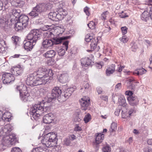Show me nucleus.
Segmentation results:
<instances>
[{"mask_svg":"<svg viewBox=\"0 0 152 152\" xmlns=\"http://www.w3.org/2000/svg\"><path fill=\"white\" fill-rule=\"evenodd\" d=\"M82 130L80 127L78 125H76L75 127V128L74 130L75 131H80Z\"/></svg>","mask_w":152,"mask_h":152,"instance_id":"61","label":"nucleus"},{"mask_svg":"<svg viewBox=\"0 0 152 152\" xmlns=\"http://www.w3.org/2000/svg\"><path fill=\"white\" fill-rule=\"evenodd\" d=\"M93 39H95L93 38V37L90 35V34H87L86 36L85 40L86 42H89L91 41L92 42Z\"/></svg>","mask_w":152,"mask_h":152,"instance_id":"42","label":"nucleus"},{"mask_svg":"<svg viewBox=\"0 0 152 152\" xmlns=\"http://www.w3.org/2000/svg\"><path fill=\"white\" fill-rule=\"evenodd\" d=\"M69 79V76L67 73L61 74L59 77V80L60 82L62 83H65L67 82Z\"/></svg>","mask_w":152,"mask_h":152,"instance_id":"25","label":"nucleus"},{"mask_svg":"<svg viewBox=\"0 0 152 152\" xmlns=\"http://www.w3.org/2000/svg\"><path fill=\"white\" fill-rule=\"evenodd\" d=\"M64 144L66 146L69 145L71 143V141L70 138H66L64 141Z\"/></svg>","mask_w":152,"mask_h":152,"instance_id":"51","label":"nucleus"},{"mask_svg":"<svg viewBox=\"0 0 152 152\" xmlns=\"http://www.w3.org/2000/svg\"><path fill=\"white\" fill-rule=\"evenodd\" d=\"M49 73V70L48 71L45 67H40L39 68L36 73H35L36 76L37 77L38 76H42L44 75Z\"/></svg>","mask_w":152,"mask_h":152,"instance_id":"21","label":"nucleus"},{"mask_svg":"<svg viewBox=\"0 0 152 152\" xmlns=\"http://www.w3.org/2000/svg\"><path fill=\"white\" fill-rule=\"evenodd\" d=\"M57 12L58 13V16H57L58 19H59V20L63 19L67 14L66 10L62 8H59Z\"/></svg>","mask_w":152,"mask_h":152,"instance_id":"17","label":"nucleus"},{"mask_svg":"<svg viewBox=\"0 0 152 152\" xmlns=\"http://www.w3.org/2000/svg\"><path fill=\"white\" fill-rule=\"evenodd\" d=\"M4 1L5 3V6H4L5 9L9 13L6 15L8 16L10 20L11 21L13 19H15L14 17L18 18L21 15L20 10L19 9H12L11 7L9 6L8 0H4Z\"/></svg>","mask_w":152,"mask_h":152,"instance_id":"3","label":"nucleus"},{"mask_svg":"<svg viewBox=\"0 0 152 152\" xmlns=\"http://www.w3.org/2000/svg\"><path fill=\"white\" fill-rule=\"evenodd\" d=\"M96 40H97V39ZM91 42L90 44L91 50H87V51L88 52L90 51H92L96 48L97 45V40H96L95 39H93Z\"/></svg>","mask_w":152,"mask_h":152,"instance_id":"37","label":"nucleus"},{"mask_svg":"<svg viewBox=\"0 0 152 152\" xmlns=\"http://www.w3.org/2000/svg\"><path fill=\"white\" fill-rule=\"evenodd\" d=\"M127 99L129 104L132 106H136L138 104L139 100L135 96L128 97Z\"/></svg>","mask_w":152,"mask_h":152,"instance_id":"19","label":"nucleus"},{"mask_svg":"<svg viewBox=\"0 0 152 152\" xmlns=\"http://www.w3.org/2000/svg\"><path fill=\"white\" fill-rule=\"evenodd\" d=\"M52 150H51V152H60V147L56 145L55 146H53Z\"/></svg>","mask_w":152,"mask_h":152,"instance_id":"44","label":"nucleus"},{"mask_svg":"<svg viewBox=\"0 0 152 152\" xmlns=\"http://www.w3.org/2000/svg\"><path fill=\"white\" fill-rule=\"evenodd\" d=\"M103 152H111V148L108 145L104 147L102 149Z\"/></svg>","mask_w":152,"mask_h":152,"instance_id":"45","label":"nucleus"},{"mask_svg":"<svg viewBox=\"0 0 152 152\" xmlns=\"http://www.w3.org/2000/svg\"><path fill=\"white\" fill-rule=\"evenodd\" d=\"M118 102L119 104L123 106L124 107H125L126 105V102L125 98L123 96H120L119 98Z\"/></svg>","mask_w":152,"mask_h":152,"instance_id":"36","label":"nucleus"},{"mask_svg":"<svg viewBox=\"0 0 152 152\" xmlns=\"http://www.w3.org/2000/svg\"><path fill=\"white\" fill-rule=\"evenodd\" d=\"M104 135L101 133L98 134L96 138V142L94 144H99L104 139Z\"/></svg>","mask_w":152,"mask_h":152,"instance_id":"31","label":"nucleus"},{"mask_svg":"<svg viewBox=\"0 0 152 152\" xmlns=\"http://www.w3.org/2000/svg\"><path fill=\"white\" fill-rule=\"evenodd\" d=\"M74 91L73 88H70L66 89L64 95H61V96H64L65 98L67 99L70 96L72 93Z\"/></svg>","mask_w":152,"mask_h":152,"instance_id":"29","label":"nucleus"},{"mask_svg":"<svg viewBox=\"0 0 152 152\" xmlns=\"http://www.w3.org/2000/svg\"><path fill=\"white\" fill-rule=\"evenodd\" d=\"M15 80L14 75L10 73H5L2 75V80L4 84H8Z\"/></svg>","mask_w":152,"mask_h":152,"instance_id":"13","label":"nucleus"},{"mask_svg":"<svg viewBox=\"0 0 152 152\" xmlns=\"http://www.w3.org/2000/svg\"><path fill=\"white\" fill-rule=\"evenodd\" d=\"M115 65L112 64L108 67L106 72L107 76H110L114 72L115 70Z\"/></svg>","mask_w":152,"mask_h":152,"instance_id":"30","label":"nucleus"},{"mask_svg":"<svg viewBox=\"0 0 152 152\" xmlns=\"http://www.w3.org/2000/svg\"><path fill=\"white\" fill-rule=\"evenodd\" d=\"M13 44L16 45L17 44L18 39L16 36H13L12 38Z\"/></svg>","mask_w":152,"mask_h":152,"instance_id":"52","label":"nucleus"},{"mask_svg":"<svg viewBox=\"0 0 152 152\" xmlns=\"http://www.w3.org/2000/svg\"><path fill=\"white\" fill-rule=\"evenodd\" d=\"M4 124V122L3 121L0 122V136H4L12 130V127L10 124L6 125L3 128V126Z\"/></svg>","mask_w":152,"mask_h":152,"instance_id":"10","label":"nucleus"},{"mask_svg":"<svg viewBox=\"0 0 152 152\" xmlns=\"http://www.w3.org/2000/svg\"><path fill=\"white\" fill-rule=\"evenodd\" d=\"M148 8L150 9L149 11V16L150 17V18L152 19V6H151L150 7L149 6Z\"/></svg>","mask_w":152,"mask_h":152,"instance_id":"60","label":"nucleus"},{"mask_svg":"<svg viewBox=\"0 0 152 152\" xmlns=\"http://www.w3.org/2000/svg\"><path fill=\"white\" fill-rule=\"evenodd\" d=\"M126 95L128 96V97H130L132 96H135L134 95H133L132 92L131 91H126Z\"/></svg>","mask_w":152,"mask_h":152,"instance_id":"62","label":"nucleus"},{"mask_svg":"<svg viewBox=\"0 0 152 152\" xmlns=\"http://www.w3.org/2000/svg\"><path fill=\"white\" fill-rule=\"evenodd\" d=\"M144 152H152V149L149 148L145 147L144 149Z\"/></svg>","mask_w":152,"mask_h":152,"instance_id":"63","label":"nucleus"},{"mask_svg":"<svg viewBox=\"0 0 152 152\" xmlns=\"http://www.w3.org/2000/svg\"><path fill=\"white\" fill-rule=\"evenodd\" d=\"M121 41L124 43L126 42L128 40V38L126 36H124L120 38Z\"/></svg>","mask_w":152,"mask_h":152,"instance_id":"49","label":"nucleus"},{"mask_svg":"<svg viewBox=\"0 0 152 152\" xmlns=\"http://www.w3.org/2000/svg\"><path fill=\"white\" fill-rule=\"evenodd\" d=\"M26 86L23 84H21L20 85L17 86L16 88V91L19 92L21 100L24 102L30 101L31 99V96L29 93L26 90Z\"/></svg>","mask_w":152,"mask_h":152,"instance_id":"4","label":"nucleus"},{"mask_svg":"<svg viewBox=\"0 0 152 152\" xmlns=\"http://www.w3.org/2000/svg\"><path fill=\"white\" fill-rule=\"evenodd\" d=\"M80 62L83 67H87L91 64V60L88 58H85L81 59Z\"/></svg>","mask_w":152,"mask_h":152,"instance_id":"24","label":"nucleus"},{"mask_svg":"<svg viewBox=\"0 0 152 152\" xmlns=\"http://www.w3.org/2000/svg\"><path fill=\"white\" fill-rule=\"evenodd\" d=\"M121 88V83H118L115 86V90L116 91H119Z\"/></svg>","mask_w":152,"mask_h":152,"instance_id":"54","label":"nucleus"},{"mask_svg":"<svg viewBox=\"0 0 152 152\" xmlns=\"http://www.w3.org/2000/svg\"><path fill=\"white\" fill-rule=\"evenodd\" d=\"M69 38V37H56L51 39L53 42V45L54 44L57 45L64 42L63 41Z\"/></svg>","mask_w":152,"mask_h":152,"instance_id":"20","label":"nucleus"},{"mask_svg":"<svg viewBox=\"0 0 152 152\" xmlns=\"http://www.w3.org/2000/svg\"><path fill=\"white\" fill-rule=\"evenodd\" d=\"M91 119V115L88 113L87 115H86L84 118V121L85 123H87Z\"/></svg>","mask_w":152,"mask_h":152,"instance_id":"46","label":"nucleus"},{"mask_svg":"<svg viewBox=\"0 0 152 152\" xmlns=\"http://www.w3.org/2000/svg\"><path fill=\"white\" fill-rule=\"evenodd\" d=\"M24 47L25 49L27 51H30L32 49L33 46L35 45V44L33 43L31 41L28 40L27 41L26 40L24 41Z\"/></svg>","mask_w":152,"mask_h":152,"instance_id":"22","label":"nucleus"},{"mask_svg":"<svg viewBox=\"0 0 152 152\" xmlns=\"http://www.w3.org/2000/svg\"><path fill=\"white\" fill-rule=\"evenodd\" d=\"M69 42L65 41L63 43V47H56V50L57 51L58 54L60 56H63L65 53V49L67 50L68 48Z\"/></svg>","mask_w":152,"mask_h":152,"instance_id":"14","label":"nucleus"},{"mask_svg":"<svg viewBox=\"0 0 152 152\" xmlns=\"http://www.w3.org/2000/svg\"><path fill=\"white\" fill-rule=\"evenodd\" d=\"M50 110L49 107H44L43 103L40 102L39 104L32 105L30 114L32 117L35 119L42 114L45 113H48Z\"/></svg>","mask_w":152,"mask_h":152,"instance_id":"1","label":"nucleus"},{"mask_svg":"<svg viewBox=\"0 0 152 152\" xmlns=\"http://www.w3.org/2000/svg\"><path fill=\"white\" fill-rule=\"evenodd\" d=\"M45 8L47 10H49L51 9L52 7V4L50 3H48L47 4H45Z\"/></svg>","mask_w":152,"mask_h":152,"instance_id":"55","label":"nucleus"},{"mask_svg":"<svg viewBox=\"0 0 152 152\" xmlns=\"http://www.w3.org/2000/svg\"><path fill=\"white\" fill-rule=\"evenodd\" d=\"M136 112V110L134 109H131L129 111L128 113L129 116L131 115V114Z\"/></svg>","mask_w":152,"mask_h":152,"instance_id":"64","label":"nucleus"},{"mask_svg":"<svg viewBox=\"0 0 152 152\" xmlns=\"http://www.w3.org/2000/svg\"><path fill=\"white\" fill-rule=\"evenodd\" d=\"M58 13L57 12H51L48 15L49 18L53 21H58L59 20L58 19Z\"/></svg>","mask_w":152,"mask_h":152,"instance_id":"28","label":"nucleus"},{"mask_svg":"<svg viewBox=\"0 0 152 152\" xmlns=\"http://www.w3.org/2000/svg\"><path fill=\"white\" fill-rule=\"evenodd\" d=\"M28 17L25 15H20L18 18V20L15 25V29L18 31L25 28L27 26L28 21Z\"/></svg>","mask_w":152,"mask_h":152,"instance_id":"5","label":"nucleus"},{"mask_svg":"<svg viewBox=\"0 0 152 152\" xmlns=\"http://www.w3.org/2000/svg\"><path fill=\"white\" fill-rule=\"evenodd\" d=\"M9 19L8 16L6 15L0 19V26L5 31H8L10 29V26L8 24Z\"/></svg>","mask_w":152,"mask_h":152,"instance_id":"12","label":"nucleus"},{"mask_svg":"<svg viewBox=\"0 0 152 152\" xmlns=\"http://www.w3.org/2000/svg\"><path fill=\"white\" fill-rule=\"evenodd\" d=\"M54 118V115L52 113H48L46 114L44 116L43 121L45 124H49L51 123Z\"/></svg>","mask_w":152,"mask_h":152,"instance_id":"18","label":"nucleus"},{"mask_svg":"<svg viewBox=\"0 0 152 152\" xmlns=\"http://www.w3.org/2000/svg\"><path fill=\"white\" fill-rule=\"evenodd\" d=\"M20 1L19 0H16V1H13L11 3L12 5L15 7L19 6L20 4Z\"/></svg>","mask_w":152,"mask_h":152,"instance_id":"47","label":"nucleus"},{"mask_svg":"<svg viewBox=\"0 0 152 152\" xmlns=\"http://www.w3.org/2000/svg\"><path fill=\"white\" fill-rule=\"evenodd\" d=\"M37 32L38 31L36 30H31L27 36L28 40L35 44L41 37V35Z\"/></svg>","mask_w":152,"mask_h":152,"instance_id":"8","label":"nucleus"},{"mask_svg":"<svg viewBox=\"0 0 152 152\" xmlns=\"http://www.w3.org/2000/svg\"><path fill=\"white\" fill-rule=\"evenodd\" d=\"M9 132L4 136H3L2 140V144L5 146L10 147L12 145L15 144V137L12 135H9Z\"/></svg>","mask_w":152,"mask_h":152,"instance_id":"7","label":"nucleus"},{"mask_svg":"<svg viewBox=\"0 0 152 152\" xmlns=\"http://www.w3.org/2000/svg\"><path fill=\"white\" fill-rule=\"evenodd\" d=\"M1 116L2 121H3L4 122V121H9V120L11 118L10 114V113L7 112L4 113L2 116L1 115Z\"/></svg>","mask_w":152,"mask_h":152,"instance_id":"35","label":"nucleus"},{"mask_svg":"<svg viewBox=\"0 0 152 152\" xmlns=\"http://www.w3.org/2000/svg\"><path fill=\"white\" fill-rule=\"evenodd\" d=\"M89 8L87 7H86L84 10V12L86 13V15L89 16L90 15V13L89 12Z\"/></svg>","mask_w":152,"mask_h":152,"instance_id":"57","label":"nucleus"},{"mask_svg":"<svg viewBox=\"0 0 152 152\" xmlns=\"http://www.w3.org/2000/svg\"><path fill=\"white\" fill-rule=\"evenodd\" d=\"M42 147L41 146L33 149L31 152H42Z\"/></svg>","mask_w":152,"mask_h":152,"instance_id":"48","label":"nucleus"},{"mask_svg":"<svg viewBox=\"0 0 152 152\" xmlns=\"http://www.w3.org/2000/svg\"><path fill=\"white\" fill-rule=\"evenodd\" d=\"M50 26L48 25H45L41 28V29L44 31H48L49 29L50 28Z\"/></svg>","mask_w":152,"mask_h":152,"instance_id":"56","label":"nucleus"},{"mask_svg":"<svg viewBox=\"0 0 152 152\" xmlns=\"http://www.w3.org/2000/svg\"><path fill=\"white\" fill-rule=\"evenodd\" d=\"M122 34L124 35L127 33L128 28L126 26L122 27L121 28Z\"/></svg>","mask_w":152,"mask_h":152,"instance_id":"50","label":"nucleus"},{"mask_svg":"<svg viewBox=\"0 0 152 152\" xmlns=\"http://www.w3.org/2000/svg\"><path fill=\"white\" fill-rule=\"evenodd\" d=\"M53 34L49 31H47L45 32L43 34V37L45 38H47L50 37L53 35Z\"/></svg>","mask_w":152,"mask_h":152,"instance_id":"41","label":"nucleus"},{"mask_svg":"<svg viewBox=\"0 0 152 152\" xmlns=\"http://www.w3.org/2000/svg\"><path fill=\"white\" fill-rule=\"evenodd\" d=\"M39 13L35 7H34L31 11L29 13L30 16L33 17H36L38 15Z\"/></svg>","mask_w":152,"mask_h":152,"instance_id":"38","label":"nucleus"},{"mask_svg":"<svg viewBox=\"0 0 152 152\" xmlns=\"http://www.w3.org/2000/svg\"><path fill=\"white\" fill-rule=\"evenodd\" d=\"M83 87L86 91L88 90L89 88V86L88 83L86 82H85L84 84Z\"/></svg>","mask_w":152,"mask_h":152,"instance_id":"59","label":"nucleus"},{"mask_svg":"<svg viewBox=\"0 0 152 152\" xmlns=\"http://www.w3.org/2000/svg\"><path fill=\"white\" fill-rule=\"evenodd\" d=\"M53 74L52 70H49V73L44 75L42 76H38L37 81L38 85L42 84H45L49 83L51 80V78L53 76Z\"/></svg>","mask_w":152,"mask_h":152,"instance_id":"6","label":"nucleus"},{"mask_svg":"<svg viewBox=\"0 0 152 152\" xmlns=\"http://www.w3.org/2000/svg\"><path fill=\"white\" fill-rule=\"evenodd\" d=\"M35 73L34 74L30 75L28 76L26 80V83L28 85L31 86H34L38 85V83L37 81L38 77L36 75Z\"/></svg>","mask_w":152,"mask_h":152,"instance_id":"11","label":"nucleus"},{"mask_svg":"<svg viewBox=\"0 0 152 152\" xmlns=\"http://www.w3.org/2000/svg\"><path fill=\"white\" fill-rule=\"evenodd\" d=\"M53 46L52 39H44L42 42V46L44 48L47 49Z\"/></svg>","mask_w":152,"mask_h":152,"instance_id":"23","label":"nucleus"},{"mask_svg":"<svg viewBox=\"0 0 152 152\" xmlns=\"http://www.w3.org/2000/svg\"><path fill=\"white\" fill-rule=\"evenodd\" d=\"M119 16L121 18H122L128 17V15H126V13L124 12H122L121 13H120L119 14Z\"/></svg>","mask_w":152,"mask_h":152,"instance_id":"58","label":"nucleus"},{"mask_svg":"<svg viewBox=\"0 0 152 152\" xmlns=\"http://www.w3.org/2000/svg\"><path fill=\"white\" fill-rule=\"evenodd\" d=\"M117 125L115 123H113L111 124L110 127V133L115 132L117 129Z\"/></svg>","mask_w":152,"mask_h":152,"instance_id":"39","label":"nucleus"},{"mask_svg":"<svg viewBox=\"0 0 152 152\" xmlns=\"http://www.w3.org/2000/svg\"><path fill=\"white\" fill-rule=\"evenodd\" d=\"M56 55V52L53 50H48L43 54V56L46 58H51Z\"/></svg>","mask_w":152,"mask_h":152,"instance_id":"27","label":"nucleus"},{"mask_svg":"<svg viewBox=\"0 0 152 152\" xmlns=\"http://www.w3.org/2000/svg\"><path fill=\"white\" fill-rule=\"evenodd\" d=\"M87 25L90 29H93L95 28L96 23L95 22L93 21H90V23Z\"/></svg>","mask_w":152,"mask_h":152,"instance_id":"43","label":"nucleus"},{"mask_svg":"<svg viewBox=\"0 0 152 152\" xmlns=\"http://www.w3.org/2000/svg\"><path fill=\"white\" fill-rule=\"evenodd\" d=\"M11 72L13 75L18 76L21 75L23 73V69L20 66H14L11 69Z\"/></svg>","mask_w":152,"mask_h":152,"instance_id":"16","label":"nucleus"},{"mask_svg":"<svg viewBox=\"0 0 152 152\" xmlns=\"http://www.w3.org/2000/svg\"><path fill=\"white\" fill-rule=\"evenodd\" d=\"M127 86L129 89H133L135 86V82L134 81L131 79L128 80Z\"/></svg>","mask_w":152,"mask_h":152,"instance_id":"33","label":"nucleus"},{"mask_svg":"<svg viewBox=\"0 0 152 152\" xmlns=\"http://www.w3.org/2000/svg\"><path fill=\"white\" fill-rule=\"evenodd\" d=\"M147 72L146 70L142 68L140 69H137L134 72V74H136L137 75H142L145 74Z\"/></svg>","mask_w":152,"mask_h":152,"instance_id":"32","label":"nucleus"},{"mask_svg":"<svg viewBox=\"0 0 152 152\" xmlns=\"http://www.w3.org/2000/svg\"><path fill=\"white\" fill-rule=\"evenodd\" d=\"M90 99L88 96L83 97L80 100V104L82 110H85L89 104Z\"/></svg>","mask_w":152,"mask_h":152,"instance_id":"15","label":"nucleus"},{"mask_svg":"<svg viewBox=\"0 0 152 152\" xmlns=\"http://www.w3.org/2000/svg\"><path fill=\"white\" fill-rule=\"evenodd\" d=\"M11 152H21V150L19 148L15 147L12 149Z\"/></svg>","mask_w":152,"mask_h":152,"instance_id":"53","label":"nucleus"},{"mask_svg":"<svg viewBox=\"0 0 152 152\" xmlns=\"http://www.w3.org/2000/svg\"><path fill=\"white\" fill-rule=\"evenodd\" d=\"M35 8L39 14L46 10L45 3L39 4L37 5Z\"/></svg>","mask_w":152,"mask_h":152,"instance_id":"26","label":"nucleus"},{"mask_svg":"<svg viewBox=\"0 0 152 152\" xmlns=\"http://www.w3.org/2000/svg\"><path fill=\"white\" fill-rule=\"evenodd\" d=\"M149 13L147 11H144L141 15V18L144 21H146L149 18Z\"/></svg>","mask_w":152,"mask_h":152,"instance_id":"34","label":"nucleus"},{"mask_svg":"<svg viewBox=\"0 0 152 152\" xmlns=\"http://www.w3.org/2000/svg\"><path fill=\"white\" fill-rule=\"evenodd\" d=\"M57 136L54 132H51L46 134L41 140L42 144L46 147L50 148L57 144Z\"/></svg>","mask_w":152,"mask_h":152,"instance_id":"2","label":"nucleus"},{"mask_svg":"<svg viewBox=\"0 0 152 152\" xmlns=\"http://www.w3.org/2000/svg\"><path fill=\"white\" fill-rule=\"evenodd\" d=\"M109 16V13L108 11L103 12L101 15V18L103 20H106Z\"/></svg>","mask_w":152,"mask_h":152,"instance_id":"40","label":"nucleus"},{"mask_svg":"<svg viewBox=\"0 0 152 152\" xmlns=\"http://www.w3.org/2000/svg\"><path fill=\"white\" fill-rule=\"evenodd\" d=\"M61 91L60 88L59 87H56L54 88L52 91L50 96L48 98V100H47L48 102H51L53 99H54L57 98L58 99H59V97H61Z\"/></svg>","mask_w":152,"mask_h":152,"instance_id":"9","label":"nucleus"}]
</instances>
